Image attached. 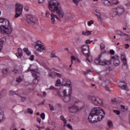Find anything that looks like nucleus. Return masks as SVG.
<instances>
[{"label": "nucleus", "instance_id": "nucleus-1", "mask_svg": "<svg viewBox=\"0 0 130 130\" xmlns=\"http://www.w3.org/2000/svg\"><path fill=\"white\" fill-rule=\"evenodd\" d=\"M105 112L101 107L94 108L91 111L88 118V121L94 123L100 121L104 118Z\"/></svg>", "mask_w": 130, "mask_h": 130}, {"label": "nucleus", "instance_id": "nucleus-2", "mask_svg": "<svg viewBox=\"0 0 130 130\" xmlns=\"http://www.w3.org/2000/svg\"><path fill=\"white\" fill-rule=\"evenodd\" d=\"M48 8L51 13H57L59 18H63L64 12L62 11L61 6H60V4L58 2L55 0L49 1Z\"/></svg>", "mask_w": 130, "mask_h": 130}, {"label": "nucleus", "instance_id": "nucleus-3", "mask_svg": "<svg viewBox=\"0 0 130 130\" xmlns=\"http://www.w3.org/2000/svg\"><path fill=\"white\" fill-rule=\"evenodd\" d=\"M82 51L86 56V59L88 61V62H91L92 61V59H89V57H90V54H91V53L90 52V48L89 47V45H83L81 47Z\"/></svg>", "mask_w": 130, "mask_h": 130}, {"label": "nucleus", "instance_id": "nucleus-4", "mask_svg": "<svg viewBox=\"0 0 130 130\" xmlns=\"http://www.w3.org/2000/svg\"><path fill=\"white\" fill-rule=\"evenodd\" d=\"M31 74L34 79L32 80V83L34 84H37L40 81V73L35 70H31Z\"/></svg>", "mask_w": 130, "mask_h": 130}, {"label": "nucleus", "instance_id": "nucleus-5", "mask_svg": "<svg viewBox=\"0 0 130 130\" xmlns=\"http://www.w3.org/2000/svg\"><path fill=\"white\" fill-rule=\"evenodd\" d=\"M0 30H2V33L6 34H11L13 32L12 27H9L8 26L4 25V23L2 22H0Z\"/></svg>", "mask_w": 130, "mask_h": 130}, {"label": "nucleus", "instance_id": "nucleus-6", "mask_svg": "<svg viewBox=\"0 0 130 130\" xmlns=\"http://www.w3.org/2000/svg\"><path fill=\"white\" fill-rule=\"evenodd\" d=\"M25 21H26L28 24L29 25H38L37 22L38 20L36 18V17L32 16L31 15H28L26 16Z\"/></svg>", "mask_w": 130, "mask_h": 130}, {"label": "nucleus", "instance_id": "nucleus-7", "mask_svg": "<svg viewBox=\"0 0 130 130\" xmlns=\"http://www.w3.org/2000/svg\"><path fill=\"white\" fill-rule=\"evenodd\" d=\"M102 56V54H100L98 57L95 58L94 62L95 64H100V66H105L106 64H108V63H110L109 61H107L105 59H103L101 60V57Z\"/></svg>", "mask_w": 130, "mask_h": 130}, {"label": "nucleus", "instance_id": "nucleus-8", "mask_svg": "<svg viewBox=\"0 0 130 130\" xmlns=\"http://www.w3.org/2000/svg\"><path fill=\"white\" fill-rule=\"evenodd\" d=\"M89 100L91 101L92 104H94L95 106L103 105V102H102V100L100 99L99 98H97L96 96H90L89 97Z\"/></svg>", "mask_w": 130, "mask_h": 130}, {"label": "nucleus", "instance_id": "nucleus-9", "mask_svg": "<svg viewBox=\"0 0 130 130\" xmlns=\"http://www.w3.org/2000/svg\"><path fill=\"white\" fill-rule=\"evenodd\" d=\"M124 13V8L122 6H119L117 7L113 12V16H121Z\"/></svg>", "mask_w": 130, "mask_h": 130}, {"label": "nucleus", "instance_id": "nucleus-10", "mask_svg": "<svg viewBox=\"0 0 130 130\" xmlns=\"http://www.w3.org/2000/svg\"><path fill=\"white\" fill-rule=\"evenodd\" d=\"M23 10V5L16 4L15 5V11H16V15L15 16V18H18L22 15Z\"/></svg>", "mask_w": 130, "mask_h": 130}, {"label": "nucleus", "instance_id": "nucleus-11", "mask_svg": "<svg viewBox=\"0 0 130 130\" xmlns=\"http://www.w3.org/2000/svg\"><path fill=\"white\" fill-rule=\"evenodd\" d=\"M69 109L70 112L71 113H77V112L81 110L82 108L75 105V104H70L69 107Z\"/></svg>", "mask_w": 130, "mask_h": 130}, {"label": "nucleus", "instance_id": "nucleus-12", "mask_svg": "<svg viewBox=\"0 0 130 130\" xmlns=\"http://www.w3.org/2000/svg\"><path fill=\"white\" fill-rule=\"evenodd\" d=\"M35 48L37 51H40V52L43 51V50H46V48L42 45L41 41H38L36 42Z\"/></svg>", "mask_w": 130, "mask_h": 130}, {"label": "nucleus", "instance_id": "nucleus-13", "mask_svg": "<svg viewBox=\"0 0 130 130\" xmlns=\"http://www.w3.org/2000/svg\"><path fill=\"white\" fill-rule=\"evenodd\" d=\"M119 87L120 88V89H122V90H126V91H128V88H127V85L126 84V83H125L124 81H121L119 82Z\"/></svg>", "mask_w": 130, "mask_h": 130}, {"label": "nucleus", "instance_id": "nucleus-14", "mask_svg": "<svg viewBox=\"0 0 130 130\" xmlns=\"http://www.w3.org/2000/svg\"><path fill=\"white\" fill-rule=\"evenodd\" d=\"M70 83L68 84L69 87H70V89L69 90V91H67V89H64L63 91V96H72V84L71 83V81H69Z\"/></svg>", "mask_w": 130, "mask_h": 130}, {"label": "nucleus", "instance_id": "nucleus-15", "mask_svg": "<svg viewBox=\"0 0 130 130\" xmlns=\"http://www.w3.org/2000/svg\"><path fill=\"white\" fill-rule=\"evenodd\" d=\"M0 23H3V25H6V26H8V28L12 27V25H11V24H10V21L7 19L0 18Z\"/></svg>", "mask_w": 130, "mask_h": 130}, {"label": "nucleus", "instance_id": "nucleus-16", "mask_svg": "<svg viewBox=\"0 0 130 130\" xmlns=\"http://www.w3.org/2000/svg\"><path fill=\"white\" fill-rule=\"evenodd\" d=\"M51 21L52 24H55V19H57V20H59V21H60V19L58 18L57 15L53 13L51 14Z\"/></svg>", "mask_w": 130, "mask_h": 130}, {"label": "nucleus", "instance_id": "nucleus-17", "mask_svg": "<svg viewBox=\"0 0 130 130\" xmlns=\"http://www.w3.org/2000/svg\"><path fill=\"white\" fill-rule=\"evenodd\" d=\"M112 59L113 61V64L115 67H118V66H119L120 62L119 61V59H118V57H115V56H112Z\"/></svg>", "mask_w": 130, "mask_h": 130}, {"label": "nucleus", "instance_id": "nucleus-18", "mask_svg": "<svg viewBox=\"0 0 130 130\" xmlns=\"http://www.w3.org/2000/svg\"><path fill=\"white\" fill-rule=\"evenodd\" d=\"M18 53L16 54V56L18 58H21L22 56H23V51L22 50V49L21 48H19L18 49Z\"/></svg>", "mask_w": 130, "mask_h": 130}, {"label": "nucleus", "instance_id": "nucleus-19", "mask_svg": "<svg viewBox=\"0 0 130 130\" xmlns=\"http://www.w3.org/2000/svg\"><path fill=\"white\" fill-rule=\"evenodd\" d=\"M102 3L105 5V6H107L108 7H110L111 6V0H101Z\"/></svg>", "mask_w": 130, "mask_h": 130}, {"label": "nucleus", "instance_id": "nucleus-20", "mask_svg": "<svg viewBox=\"0 0 130 130\" xmlns=\"http://www.w3.org/2000/svg\"><path fill=\"white\" fill-rule=\"evenodd\" d=\"M62 99L64 102H69L70 100H71V95H63Z\"/></svg>", "mask_w": 130, "mask_h": 130}, {"label": "nucleus", "instance_id": "nucleus-21", "mask_svg": "<svg viewBox=\"0 0 130 130\" xmlns=\"http://www.w3.org/2000/svg\"><path fill=\"white\" fill-rule=\"evenodd\" d=\"M121 60L123 62V66H127V63H126V57H125V55H121Z\"/></svg>", "mask_w": 130, "mask_h": 130}, {"label": "nucleus", "instance_id": "nucleus-22", "mask_svg": "<svg viewBox=\"0 0 130 130\" xmlns=\"http://www.w3.org/2000/svg\"><path fill=\"white\" fill-rule=\"evenodd\" d=\"M100 48L103 53H106V50H105V45L103 43H101Z\"/></svg>", "mask_w": 130, "mask_h": 130}, {"label": "nucleus", "instance_id": "nucleus-23", "mask_svg": "<svg viewBox=\"0 0 130 130\" xmlns=\"http://www.w3.org/2000/svg\"><path fill=\"white\" fill-rule=\"evenodd\" d=\"M82 35H84L85 36H89V35H91L92 34V31L87 30L86 31H82Z\"/></svg>", "mask_w": 130, "mask_h": 130}, {"label": "nucleus", "instance_id": "nucleus-24", "mask_svg": "<svg viewBox=\"0 0 130 130\" xmlns=\"http://www.w3.org/2000/svg\"><path fill=\"white\" fill-rule=\"evenodd\" d=\"M95 15L97 16L99 19H101V14H100V12H99V10H96L94 12Z\"/></svg>", "mask_w": 130, "mask_h": 130}, {"label": "nucleus", "instance_id": "nucleus-25", "mask_svg": "<svg viewBox=\"0 0 130 130\" xmlns=\"http://www.w3.org/2000/svg\"><path fill=\"white\" fill-rule=\"evenodd\" d=\"M61 84V81H60V79H57L55 82V86L56 87H59Z\"/></svg>", "mask_w": 130, "mask_h": 130}, {"label": "nucleus", "instance_id": "nucleus-26", "mask_svg": "<svg viewBox=\"0 0 130 130\" xmlns=\"http://www.w3.org/2000/svg\"><path fill=\"white\" fill-rule=\"evenodd\" d=\"M23 51L26 53L27 55H31V52L29 51V50L28 49L24 48L23 49Z\"/></svg>", "mask_w": 130, "mask_h": 130}, {"label": "nucleus", "instance_id": "nucleus-27", "mask_svg": "<svg viewBox=\"0 0 130 130\" xmlns=\"http://www.w3.org/2000/svg\"><path fill=\"white\" fill-rule=\"evenodd\" d=\"M52 73L53 74V75H54V76H56L57 77H58V78H62V75H61V74L57 73L55 72H52Z\"/></svg>", "mask_w": 130, "mask_h": 130}, {"label": "nucleus", "instance_id": "nucleus-28", "mask_svg": "<svg viewBox=\"0 0 130 130\" xmlns=\"http://www.w3.org/2000/svg\"><path fill=\"white\" fill-rule=\"evenodd\" d=\"M75 42L76 44H79V43H81V38L80 37L76 38Z\"/></svg>", "mask_w": 130, "mask_h": 130}, {"label": "nucleus", "instance_id": "nucleus-29", "mask_svg": "<svg viewBox=\"0 0 130 130\" xmlns=\"http://www.w3.org/2000/svg\"><path fill=\"white\" fill-rule=\"evenodd\" d=\"M23 81V79H22V77L21 76H19L16 78V82L17 83H21Z\"/></svg>", "mask_w": 130, "mask_h": 130}, {"label": "nucleus", "instance_id": "nucleus-30", "mask_svg": "<svg viewBox=\"0 0 130 130\" xmlns=\"http://www.w3.org/2000/svg\"><path fill=\"white\" fill-rule=\"evenodd\" d=\"M27 113H29V114H33V110H32L31 108H28L27 109Z\"/></svg>", "mask_w": 130, "mask_h": 130}, {"label": "nucleus", "instance_id": "nucleus-31", "mask_svg": "<svg viewBox=\"0 0 130 130\" xmlns=\"http://www.w3.org/2000/svg\"><path fill=\"white\" fill-rule=\"evenodd\" d=\"M60 119H61V120H62V121H63L64 123L67 124V120H66V118H64V117H63V116H61L60 117Z\"/></svg>", "mask_w": 130, "mask_h": 130}, {"label": "nucleus", "instance_id": "nucleus-32", "mask_svg": "<svg viewBox=\"0 0 130 130\" xmlns=\"http://www.w3.org/2000/svg\"><path fill=\"white\" fill-rule=\"evenodd\" d=\"M8 72H9V70H8L7 69H6V68L4 69L3 70V73L5 75H7V74H8Z\"/></svg>", "mask_w": 130, "mask_h": 130}, {"label": "nucleus", "instance_id": "nucleus-33", "mask_svg": "<svg viewBox=\"0 0 130 130\" xmlns=\"http://www.w3.org/2000/svg\"><path fill=\"white\" fill-rule=\"evenodd\" d=\"M114 113H116L117 115H119L120 114V111L116 110H114L113 111Z\"/></svg>", "mask_w": 130, "mask_h": 130}, {"label": "nucleus", "instance_id": "nucleus-34", "mask_svg": "<svg viewBox=\"0 0 130 130\" xmlns=\"http://www.w3.org/2000/svg\"><path fill=\"white\" fill-rule=\"evenodd\" d=\"M4 120V114L0 113V122Z\"/></svg>", "mask_w": 130, "mask_h": 130}, {"label": "nucleus", "instance_id": "nucleus-35", "mask_svg": "<svg viewBox=\"0 0 130 130\" xmlns=\"http://www.w3.org/2000/svg\"><path fill=\"white\" fill-rule=\"evenodd\" d=\"M49 106L50 107V109L51 111H53L54 110V107L52 105H50V104H49Z\"/></svg>", "mask_w": 130, "mask_h": 130}, {"label": "nucleus", "instance_id": "nucleus-36", "mask_svg": "<svg viewBox=\"0 0 130 130\" xmlns=\"http://www.w3.org/2000/svg\"><path fill=\"white\" fill-rule=\"evenodd\" d=\"M51 14H50V11L47 10L46 12V17H49Z\"/></svg>", "mask_w": 130, "mask_h": 130}, {"label": "nucleus", "instance_id": "nucleus-37", "mask_svg": "<svg viewBox=\"0 0 130 130\" xmlns=\"http://www.w3.org/2000/svg\"><path fill=\"white\" fill-rule=\"evenodd\" d=\"M94 23V21H93V20H90V21H88V22H87V25H88V26H91V25H92V24H93Z\"/></svg>", "mask_w": 130, "mask_h": 130}, {"label": "nucleus", "instance_id": "nucleus-38", "mask_svg": "<svg viewBox=\"0 0 130 130\" xmlns=\"http://www.w3.org/2000/svg\"><path fill=\"white\" fill-rule=\"evenodd\" d=\"M91 42H93V41H90V40H87L85 41L86 44H90L91 43Z\"/></svg>", "mask_w": 130, "mask_h": 130}, {"label": "nucleus", "instance_id": "nucleus-39", "mask_svg": "<svg viewBox=\"0 0 130 130\" xmlns=\"http://www.w3.org/2000/svg\"><path fill=\"white\" fill-rule=\"evenodd\" d=\"M51 125H52L54 127H55L56 126V123L54 121H52L51 122Z\"/></svg>", "mask_w": 130, "mask_h": 130}, {"label": "nucleus", "instance_id": "nucleus-40", "mask_svg": "<svg viewBox=\"0 0 130 130\" xmlns=\"http://www.w3.org/2000/svg\"><path fill=\"white\" fill-rule=\"evenodd\" d=\"M108 125H109V127H111V126H112V122L111 121H109L108 122Z\"/></svg>", "mask_w": 130, "mask_h": 130}, {"label": "nucleus", "instance_id": "nucleus-41", "mask_svg": "<svg viewBox=\"0 0 130 130\" xmlns=\"http://www.w3.org/2000/svg\"><path fill=\"white\" fill-rule=\"evenodd\" d=\"M41 117L42 119H45V114L44 113H42L41 114Z\"/></svg>", "mask_w": 130, "mask_h": 130}, {"label": "nucleus", "instance_id": "nucleus-42", "mask_svg": "<svg viewBox=\"0 0 130 130\" xmlns=\"http://www.w3.org/2000/svg\"><path fill=\"white\" fill-rule=\"evenodd\" d=\"M4 44V41L3 40L0 39V47L3 48V44Z\"/></svg>", "mask_w": 130, "mask_h": 130}, {"label": "nucleus", "instance_id": "nucleus-43", "mask_svg": "<svg viewBox=\"0 0 130 130\" xmlns=\"http://www.w3.org/2000/svg\"><path fill=\"white\" fill-rule=\"evenodd\" d=\"M21 101L22 102H24V101H26V97L25 96H21Z\"/></svg>", "mask_w": 130, "mask_h": 130}, {"label": "nucleus", "instance_id": "nucleus-44", "mask_svg": "<svg viewBox=\"0 0 130 130\" xmlns=\"http://www.w3.org/2000/svg\"><path fill=\"white\" fill-rule=\"evenodd\" d=\"M110 53L112 55H114V54L115 53V52L113 50H111L110 51Z\"/></svg>", "mask_w": 130, "mask_h": 130}, {"label": "nucleus", "instance_id": "nucleus-45", "mask_svg": "<svg viewBox=\"0 0 130 130\" xmlns=\"http://www.w3.org/2000/svg\"><path fill=\"white\" fill-rule=\"evenodd\" d=\"M24 9L26 12H29V7L27 6H24Z\"/></svg>", "mask_w": 130, "mask_h": 130}, {"label": "nucleus", "instance_id": "nucleus-46", "mask_svg": "<svg viewBox=\"0 0 130 130\" xmlns=\"http://www.w3.org/2000/svg\"><path fill=\"white\" fill-rule=\"evenodd\" d=\"M126 36H127V38L126 39V41H128V42H130V36L127 35Z\"/></svg>", "mask_w": 130, "mask_h": 130}, {"label": "nucleus", "instance_id": "nucleus-47", "mask_svg": "<svg viewBox=\"0 0 130 130\" xmlns=\"http://www.w3.org/2000/svg\"><path fill=\"white\" fill-rule=\"evenodd\" d=\"M18 72H19V70L16 68L13 70V72L15 73V74H18Z\"/></svg>", "mask_w": 130, "mask_h": 130}, {"label": "nucleus", "instance_id": "nucleus-48", "mask_svg": "<svg viewBox=\"0 0 130 130\" xmlns=\"http://www.w3.org/2000/svg\"><path fill=\"white\" fill-rule=\"evenodd\" d=\"M124 46L126 49H128V48H129V45H128V44H126L125 45H124Z\"/></svg>", "mask_w": 130, "mask_h": 130}, {"label": "nucleus", "instance_id": "nucleus-49", "mask_svg": "<svg viewBox=\"0 0 130 130\" xmlns=\"http://www.w3.org/2000/svg\"><path fill=\"white\" fill-rule=\"evenodd\" d=\"M51 57H56V56L55 55V54H54V53H51Z\"/></svg>", "mask_w": 130, "mask_h": 130}, {"label": "nucleus", "instance_id": "nucleus-50", "mask_svg": "<svg viewBox=\"0 0 130 130\" xmlns=\"http://www.w3.org/2000/svg\"><path fill=\"white\" fill-rule=\"evenodd\" d=\"M71 60H76V58H75V56H71Z\"/></svg>", "mask_w": 130, "mask_h": 130}, {"label": "nucleus", "instance_id": "nucleus-51", "mask_svg": "<svg viewBox=\"0 0 130 130\" xmlns=\"http://www.w3.org/2000/svg\"><path fill=\"white\" fill-rule=\"evenodd\" d=\"M30 60H34V55H32L29 58Z\"/></svg>", "mask_w": 130, "mask_h": 130}, {"label": "nucleus", "instance_id": "nucleus-52", "mask_svg": "<svg viewBox=\"0 0 130 130\" xmlns=\"http://www.w3.org/2000/svg\"><path fill=\"white\" fill-rule=\"evenodd\" d=\"M120 36H127V35L122 32H121V34H120Z\"/></svg>", "mask_w": 130, "mask_h": 130}, {"label": "nucleus", "instance_id": "nucleus-53", "mask_svg": "<svg viewBox=\"0 0 130 130\" xmlns=\"http://www.w3.org/2000/svg\"><path fill=\"white\" fill-rule=\"evenodd\" d=\"M67 126H68V127H69V128H70V129H73V126H72V125H71V124H68L67 125Z\"/></svg>", "mask_w": 130, "mask_h": 130}, {"label": "nucleus", "instance_id": "nucleus-54", "mask_svg": "<svg viewBox=\"0 0 130 130\" xmlns=\"http://www.w3.org/2000/svg\"><path fill=\"white\" fill-rule=\"evenodd\" d=\"M45 0H38L39 4H42Z\"/></svg>", "mask_w": 130, "mask_h": 130}, {"label": "nucleus", "instance_id": "nucleus-55", "mask_svg": "<svg viewBox=\"0 0 130 130\" xmlns=\"http://www.w3.org/2000/svg\"><path fill=\"white\" fill-rule=\"evenodd\" d=\"M73 3H74V4H76V5H78V4H79V1H77V0H73Z\"/></svg>", "mask_w": 130, "mask_h": 130}, {"label": "nucleus", "instance_id": "nucleus-56", "mask_svg": "<svg viewBox=\"0 0 130 130\" xmlns=\"http://www.w3.org/2000/svg\"><path fill=\"white\" fill-rule=\"evenodd\" d=\"M10 94H11V95H16V92L13 91H10Z\"/></svg>", "mask_w": 130, "mask_h": 130}, {"label": "nucleus", "instance_id": "nucleus-57", "mask_svg": "<svg viewBox=\"0 0 130 130\" xmlns=\"http://www.w3.org/2000/svg\"><path fill=\"white\" fill-rule=\"evenodd\" d=\"M37 120L39 122V123L41 122V119H40V118H37Z\"/></svg>", "mask_w": 130, "mask_h": 130}, {"label": "nucleus", "instance_id": "nucleus-58", "mask_svg": "<svg viewBox=\"0 0 130 130\" xmlns=\"http://www.w3.org/2000/svg\"><path fill=\"white\" fill-rule=\"evenodd\" d=\"M117 34H118V35H120L121 31H119V30H117L116 31Z\"/></svg>", "mask_w": 130, "mask_h": 130}, {"label": "nucleus", "instance_id": "nucleus-59", "mask_svg": "<svg viewBox=\"0 0 130 130\" xmlns=\"http://www.w3.org/2000/svg\"><path fill=\"white\" fill-rule=\"evenodd\" d=\"M105 88L106 89V90H107V91H109V87H108V86L106 85V86H105Z\"/></svg>", "mask_w": 130, "mask_h": 130}, {"label": "nucleus", "instance_id": "nucleus-60", "mask_svg": "<svg viewBox=\"0 0 130 130\" xmlns=\"http://www.w3.org/2000/svg\"><path fill=\"white\" fill-rule=\"evenodd\" d=\"M121 109H125V107H124V106H123V105H121Z\"/></svg>", "mask_w": 130, "mask_h": 130}, {"label": "nucleus", "instance_id": "nucleus-61", "mask_svg": "<svg viewBox=\"0 0 130 130\" xmlns=\"http://www.w3.org/2000/svg\"><path fill=\"white\" fill-rule=\"evenodd\" d=\"M49 77H50V78H52V74L51 73L49 74Z\"/></svg>", "mask_w": 130, "mask_h": 130}, {"label": "nucleus", "instance_id": "nucleus-62", "mask_svg": "<svg viewBox=\"0 0 130 130\" xmlns=\"http://www.w3.org/2000/svg\"><path fill=\"white\" fill-rule=\"evenodd\" d=\"M43 94V96H44V97H45V96H46V92H44Z\"/></svg>", "mask_w": 130, "mask_h": 130}, {"label": "nucleus", "instance_id": "nucleus-63", "mask_svg": "<svg viewBox=\"0 0 130 130\" xmlns=\"http://www.w3.org/2000/svg\"><path fill=\"white\" fill-rule=\"evenodd\" d=\"M50 89H52V90H53L54 89V87L53 86H51L50 87Z\"/></svg>", "mask_w": 130, "mask_h": 130}, {"label": "nucleus", "instance_id": "nucleus-64", "mask_svg": "<svg viewBox=\"0 0 130 130\" xmlns=\"http://www.w3.org/2000/svg\"><path fill=\"white\" fill-rule=\"evenodd\" d=\"M40 113H39V112L37 113V115H40Z\"/></svg>", "mask_w": 130, "mask_h": 130}]
</instances>
